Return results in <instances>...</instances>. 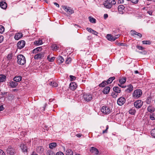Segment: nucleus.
<instances>
[{"mask_svg":"<svg viewBox=\"0 0 155 155\" xmlns=\"http://www.w3.org/2000/svg\"><path fill=\"white\" fill-rule=\"evenodd\" d=\"M17 58L18 64L21 65H23L25 64L26 60L25 57L23 55L19 54L17 56Z\"/></svg>","mask_w":155,"mask_h":155,"instance_id":"obj_1","label":"nucleus"},{"mask_svg":"<svg viewBox=\"0 0 155 155\" xmlns=\"http://www.w3.org/2000/svg\"><path fill=\"white\" fill-rule=\"evenodd\" d=\"M116 3V2L115 0H107L104 3V5L106 8L110 9Z\"/></svg>","mask_w":155,"mask_h":155,"instance_id":"obj_2","label":"nucleus"},{"mask_svg":"<svg viewBox=\"0 0 155 155\" xmlns=\"http://www.w3.org/2000/svg\"><path fill=\"white\" fill-rule=\"evenodd\" d=\"M142 91L140 89L135 90L133 92L132 96L134 98H138L140 97L142 95Z\"/></svg>","mask_w":155,"mask_h":155,"instance_id":"obj_3","label":"nucleus"},{"mask_svg":"<svg viewBox=\"0 0 155 155\" xmlns=\"http://www.w3.org/2000/svg\"><path fill=\"white\" fill-rule=\"evenodd\" d=\"M120 36L119 35H117L114 36L112 35L111 34H108L106 35V37L108 40L111 41H113L118 38L120 37Z\"/></svg>","mask_w":155,"mask_h":155,"instance_id":"obj_4","label":"nucleus"},{"mask_svg":"<svg viewBox=\"0 0 155 155\" xmlns=\"http://www.w3.org/2000/svg\"><path fill=\"white\" fill-rule=\"evenodd\" d=\"M101 112L105 114H108L111 112L110 109L108 107L105 106H103L101 109Z\"/></svg>","mask_w":155,"mask_h":155,"instance_id":"obj_5","label":"nucleus"},{"mask_svg":"<svg viewBox=\"0 0 155 155\" xmlns=\"http://www.w3.org/2000/svg\"><path fill=\"white\" fill-rule=\"evenodd\" d=\"M62 8L69 14H71L74 13V11L70 7H68L64 5L62 6Z\"/></svg>","mask_w":155,"mask_h":155,"instance_id":"obj_6","label":"nucleus"},{"mask_svg":"<svg viewBox=\"0 0 155 155\" xmlns=\"http://www.w3.org/2000/svg\"><path fill=\"white\" fill-rule=\"evenodd\" d=\"M83 98L84 100L87 101H89L92 99V95L91 94H84Z\"/></svg>","mask_w":155,"mask_h":155,"instance_id":"obj_7","label":"nucleus"},{"mask_svg":"<svg viewBox=\"0 0 155 155\" xmlns=\"http://www.w3.org/2000/svg\"><path fill=\"white\" fill-rule=\"evenodd\" d=\"M45 55L44 52H41L36 54L34 57V58L35 60H38L39 59H41L43 58Z\"/></svg>","mask_w":155,"mask_h":155,"instance_id":"obj_8","label":"nucleus"},{"mask_svg":"<svg viewBox=\"0 0 155 155\" xmlns=\"http://www.w3.org/2000/svg\"><path fill=\"white\" fill-rule=\"evenodd\" d=\"M143 102L140 100H138L136 101L134 103V106L137 108H140L142 105Z\"/></svg>","mask_w":155,"mask_h":155,"instance_id":"obj_9","label":"nucleus"},{"mask_svg":"<svg viewBox=\"0 0 155 155\" xmlns=\"http://www.w3.org/2000/svg\"><path fill=\"white\" fill-rule=\"evenodd\" d=\"M126 101L125 98L122 97H121L118 98L117 100V104L120 106H122L124 104Z\"/></svg>","mask_w":155,"mask_h":155,"instance_id":"obj_10","label":"nucleus"},{"mask_svg":"<svg viewBox=\"0 0 155 155\" xmlns=\"http://www.w3.org/2000/svg\"><path fill=\"white\" fill-rule=\"evenodd\" d=\"M25 41L23 40L19 41L17 44L18 48L21 49L23 48L25 45Z\"/></svg>","mask_w":155,"mask_h":155,"instance_id":"obj_11","label":"nucleus"},{"mask_svg":"<svg viewBox=\"0 0 155 155\" xmlns=\"http://www.w3.org/2000/svg\"><path fill=\"white\" fill-rule=\"evenodd\" d=\"M7 153L10 155H13L15 153L14 149L11 146H9L7 150Z\"/></svg>","mask_w":155,"mask_h":155,"instance_id":"obj_12","label":"nucleus"},{"mask_svg":"<svg viewBox=\"0 0 155 155\" xmlns=\"http://www.w3.org/2000/svg\"><path fill=\"white\" fill-rule=\"evenodd\" d=\"M90 152L94 154L98 155L99 154V151L96 148L94 147H91L90 150Z\"/></svg>","mask_w":155,"mask_h":155,"instance_id":"obj_13","label":"nucleus"},{"mask_svg":"<svg viewBox=\"0 0 155 155\" xmlns=\"http://www.w3.org/2000/svg\"><path fill=\"white\" fill-rule=\"evenodd\" d=\"M9 84V86L12 88L15 87L18 85V83L14 81H10Z\"/></svg>","mask_w":155,"mask_h":155,"instance_id":"obj_14","label":"nucleus"},{"mask_svg":"<svg viewBox=\"0 0 155 155\" xmlns=\"http://www.w3.org/2000/svg\"><path fill=\"white\" fill-rule=\"evenodd\" d=\"M70 89L72 90H75L77 87V85L75 82L71 83L69 85Z\"/></svg>","mask_w":155,"mask_h":155,"instance_id":"obj_15","label":"nucleus"},{"mask_svg":"<svg viewBox=\"0 0 155 155\" xmlns=\"http://www.w3.org/2000/svg\"><path fill=\"white\" fill-rule=\"evenodd\" d=\"M124 6L123 5H120L118 6V9L120 14H123V11L124 10Z\"/></svg>","mask_w":155,"mask_h":155,"instance_id":"obj_16","label":"nucleus"},{"mask_svg":"<svg viewBox=\"0 0 155 155\" xmlns=\"http://www.w3.org/2000/svg\"><path fill=\"white\" fill-rule=\"evenodd\" d=\"M23 36V34L21 33H18L15 34L14 38L16 40H18Z\"/></svg>","mask_w":155,"mask_h":155,"instance_id":"obj_17","label":"nucleus"},{"mask_svg":"<svg viewBox=\"0 0 155 155\" xmlns=\"http://www.w3.org/2000/svg\"><path fill=\"white\" fill-rule=\"evenodd\" d=\"M110 89V87L109 86H107L104 87L103 91V92L104 94H108Z\"/></svg>","mask_w":155,"mask_h":155,"instance_id":"obj_18","label":"nucleus"},{"mask_svg":"<svg viewBox=\"0 0 155 155\" xmlns=\"http://www.w3.org/2000/svg\"><path fill=\"white\" fill-rule=\"evenodd\" d=\"M57 61L59 64L62 63L64 61L63 58L62 56H59L57 58Z\"/></svg>","mask_w":155,"mask_h":155,"instance_id":"obj_19","label":"nucleus"},{"mask_svg":"<svg viewBox=\"0 0 155 155\" xmlns=\"http://www.w3.org/2000/svg\"><path fill=\"white\" fill-rule=\"evenodd\" d=\"M0 6L2 8L5 9L7 8V4L5 2H1L0 3Z\"/></svg>","mask_w":155,"mask_h":155,"instance_id":"obj_20","label":"nucleus"},{"mask_svg":"<svg viewBox=\"0 0 155 155\" xmlns=\"http://www.w3.org/2000/svg\"><path fill=\"white\" fill-rule=\"evenodd\" d=\"M22 77L21 76H15L13 78V80L14 81L17 82H19L21 80Z\"/></svg>","mask_w":155,"mask_h":155,"instance_id":"obj_21","label":"nucleus"},{"mask_svg":"<svg viewBox=\"0 0 155 155\" xmlns=\"http://www.w3.org/2000/svg\"><path fill=\"white\" fill-rule=\"evenodd\" d=\"M113 91L117 94L121 92L120 88L118 87H114L113 88Z\"/></svg>","mask_w":155,"mask_h":155,"instance_id":"obj_22","label":"nucleus"},{"mask_svg":"<svg viewBox=\"0 0 155 155\" xmlns=\"http://www.w3.org/2000/svg\"><path fill=\"white\" fill-rule=\"evenodd\" d=\"M42 43V41L40 39H39L37 41H35L34 42V44L37 46L41 45Z\"/></svg>","mask_w":155,"mask_h":155,"instance_id":"obj_23","label":"nucleus"},{"mask_svg":"<svg viewBox=\"0 0 155 155\" xmlns=\"http://www.w3.org/2000/svg\"><path fill=\"white\" fill-rule=\"evenodd\" d=\"M42 49V48L41 47H38L35 49H34L33 51H32V53H38V52L41 51Z\"/></svg>","mask_w":155,"mask_h":155,"instance_id":"obj_24","label":"nucleus"},{"mask_svg":"<svg viewBox=\"0 0 155 155\" xmlns=\"http://www.w3.org/2000/svg\"><path fill=\"white\" fill-rule=\"evenodd\" d=\"M127 88L126 89V91L127 92H130L133 90V87L132 85L130 84L127 86Z\"/></svg>","mask_w":155,"mask_h":155,"instance_id":"obj_25","label":"nucleus"},{"mask_svg":"<svg viewBox=\"0 0 155 155\" xmlns=\"http://www.w3.org/2000/svg\"><path fill=\"white\" fill-rule=\"evenodd\" d=\"M147 110L148 112L153 113L155 110L154 108L152 106H149L147 107Z\"/></svg>","mask_w":155,"mask_h":155,"instance_id":"obj_26","label":"nucleus"},{"mask_svg":"<svg viewBox=\"0 0 155 155\" xmlns=\"http://www.w3.org/2000/svg\"><path fill=\"white\" fill-rule=\"evenodd\" d=\"M73 151L70 149H67L66 151V155H73Z\"/></svg>","mask_w":155,"mask_h":155,"instance_id":"obj_27","label":"nucleus"},{"mask_svg":"<svg viewBox=\"0 0 155 155\" xmlns=\"http://www.w3.org/2000/svg\"><path fill=\"white\" fill-rule=\"evenodd\" d=\"M57 146V144L55 143H50L49 144V147L51 149H53L54 148H55L56 146Z\"/></svg>","mask_w":155,"mask_h":155,"instance_id":"obj_28","label":"nucleus"},{"mask_svg":"<svg viewBox=\"0 0 155 155\" xmlns=\"http://www.w3.org/2000/svg\"><path fill=\"white\" fill-rule=\"evenodd\" d=\"M23 152H25L27 151V148L26 146L24 144H21L20 146Z\"/></svg>","mask_w":155,"mask_h":155,"instance_id":"obj_29","label":"nucleus"},{"mask_svg":"<svg viewBox=\"0 0 155 155\" xmlns=\"http://www.w3.org/2000/svg\"><path fill=\"white\" fill-rule=\"evenodd\" d=\"M126 78L124 77L119 79V82L121 84H123L126 82Z\"/></svg>","mask_w":155,"mask_h":155,"instance_id":"obj_30","label":"nucleus"},{"mask_svg":"<svg viewBox=\"0 0 155 155\" xmlns=\"http://www.w3.org/2000/svg\"><path fill=\"white\" fill-rule=\"evenodd\" d=\"M44 149L41 146H39L36 149V150L38 152L41 153L43 151Z\"/></svg>","mask_w":155,"mask_h":155,"instance_id":"obj_31","label":"nucleus"},{"mask_svg":"<svg viewBox=\"0 0 155 155\" xmlns=\"http://www.w3.org/2000/svg\"><path fill=\"white\" fill-rule=\"evenodd\" d=\"M108 84L107 82L106 81H103L101 84L99 85V86L100 87H104L105 85Z\"/></svg>","mask_w":155,"mask_h":155,"instance_id":"obj_32","label":"nucleus"},{"mask_svg":"<svg viewBox=\"0 0 155 155\" xmlns=\"http://www.w3.org/2000/svg\"><path fill=\"white\" fill-rule=\"evenodd\" d=\"M115 78L114 77H111L110 78L107 80V82L108 84H109L111 83L114 80Z\"/></svg>","mask_w":155,"mask_h":155,"instance_id":"obj_33","label":"nucleus"},{"mask_svg":"<svg viewBox=\"0 0 155 155\" xmlns=\"http://www.w3.org/2000/svg\"><path fill=\"white\" fill-rule=\"evenodd\" d=\"M6 77L4 75H0V82H3L4 81Z\"/></svg>","mask_w":155,"mask_h":155,"instance_id":"obj_34","label":"nucleus"},{"mask_svg":"<svg viewBox=\"0 0 155 155\" xmlns=\"http://www.w3.org/2000/svg\"><path fill=\"white\" fill-rule=\"evenodd\" d=\"M88 19H89L90 22L92 23H95L96 22V19L91 16H89L88 17Z\"/></svg>","mask_w":155,"mask_h":155,"instance_id":"obj_35","label":"nucleus"},{"mask_svg":"<svg viewBox=\"0 0 155 155\" xmlns=\"http://www.w3.org/2000/svg\"><path fill=\"white\" fill-rule=\"evenodd\" d=\"M50 84L53 87H56L58 86V84L55 82H51L50 83Z\"/></svg>","mask_w":155,"mask_h":155,"instance_id":"obj_36","label":"nucleus"},{"mask_svg":"<svg viewBox=\"0 0 155 155\" xmlns=\"http://www.w3.org/2000/svg\"><path fill=\"white\" fill-rule=\"evenodd\" d=\"M129 113L131 114L134 115L136 112V110L134 109H131L129 111Z\"/></svg>","mask_w":155,"mask_h":155,"instance_id":"obj_37","label":"nucleus"},{"mask_svg":"<svg viewBox=\"0 0 155 155\" xmlns=\"http://www.w3.org/2000/svg\"><path fill=\"white\" fill-rule=\"evenodd\" d=\"M55 59V57H53L51 58H50V56H48L47 57L48 60L50 62H53L54 61Z\"/></svg>","mask_w":155,"mask_h":155,"instance_id":"obj_38","label":"nucleus"},{"mask_svg":"<svg viewBox=\"0 0 155 155\" xmlns=\"http://www.w3.org/2000/svg\"><path fill=\"white\" fill-rule=\"evenodd\" d=\"M150 118L152 120H155V114L154 113L151 114L150 115Z\"/></svg>","mask_w":155,"mask_h":155,"instance_id":"obj_39","label":"nucleus"},{"mask_svg":"<svg viewBox=\"0 0 155 155\" xmlns=\"http://www.w3.org/2000/svg\"><path fill=\"white\" fill-rule=\"evenodd\" d=\"M71 61V59L70 57H68L65 61V63L67 64H68Z\"/></svg>","mask_w":155,"mask_h":155,"instance_id":"obj_40","label":"nucleus"},{"mask_svg":"<svg viewBox=\"0 0 155 155\" xmlns=\"http://www.w3.org/2000/svg\"><path fill=\"white\" fill-rule=\"evenodd\" d=\"M151 134L152 136L155 138V129H153L151 130Z\"/></svg>","mask_w":155,"mask_h":155,"instance_id":"obj_41","label":"nucleus"},{"mask_svg":"<svg viewBox=\"0 0 155 155\" xmlns=\"http://www.w3.org/2000/svg\"><path fill=\"white\" fill-rule=\"evenodd\" d=\"M130 32L131 33V35L133 36H134V35H137V34L139 33L136 32V31L133 30H131Z\"/></svg>","mask_w":155,"mask_h":155,"instance_id":"obj_42","label":"nucleus"},{"mask_svg":"<svg viewBox=\"0 0 155 155\" xmlns=\"http://www.w3.org/2000/svg\"><path fill=\"white\" fill-rule=\"evenodd\" d=\"M4 31L5 28L2 25H0V33H2Z\"/></svg>","mask_w":155,"mask_h":155,"instance_id":"obj_43","label":"nucleus"},{"mask_svg":"<svg viewBox=\"0 0 155 155\" xmlns=\"http://www.w3.org/2000/svg\"><path fill=\"white\" fill-rule=\"evenodd\" d=\"M59 47L57 46V45L55 44L51 46V48H52V49L54 50H56L58 49V48Z\"/></svg>","mask_w":155,"mask_h":155,"instance_id":"obj_44","label":"nucleus"},{"mask_svg":"<svg viewBox=\"0 0 155 155\" xmlns=\"http://www.w3.org/2000/svg\"><path fill=\"white\" fill-rule=\"evenodd\" d=\"M142 43L143 44H149L150 43L149 41H142Z\"/></svg>","mask_w":155,"mask_h":155,"instance_id":"obj_45","label":"nucleus"},{"mask_svg":"<svg viewBox=\"0 0 155 155\" xmlns=\"http://www.w3.org/2000/svg\"><path fill=\"white\" fill-rule=\"evenodd\" d=\"M12 58V55L11 54H8L7 56V58L8 60H10Z\"/></svg>","mask_w":155,"mask_h":155,"instance_id":"obj_46","label":"nucleus"},{"mask_svg":"<svg viewBox=\"0 0 155 155\" xmlns=\"http://www.w3.org/2000/svg\"><path fill=\"white\" fill-rule=\"evenodd\" d=\"M46 106H47V104H45L43 107L41 108V111H44L45 110V107H46Z\"/></svg>","mask_w":155,"mask_h":155,"instance_id":"obj_47","label":"nucleus"},{"mask_svg":"<svg viewBox=\"0 0 155 155\" xmlns=\"http://www.w3.org/2000/svg\"><path fill=\"white\" fill-rule=\"evenodd\" d=\"M108 129V125H107L106 127V129L105 130H103V131L102 133L103 134H104L105 133H107V130Z\"/></svg>","mask_w":155,"mask_h":155,"instance_id":"obj_48","label":"nucleus"},{"mask_svg":"<svg viewBox=\"0 0 155 155\" xmlns=\"http://www.w3.org/2000/svg\"><path fill=\"white\" fill-rule=\"evenodd\" d=\"M70 77L71 81H74L76 79L75 77L72 75H70Z\"/></svg>","mask_w":155,"mask_h":155,"instance_id":"obj_49","label":"nucleus"},{"mask_svg":"<svg viewBox=\"0 0 155 155\" xmlns=\"http://www.w3.org/2000/svg\"><path fill=\"white\" fill-rule=\"evenodd\" d=\"M130 1L133 3L137 4L139 0H130Z\"/></svg>","mask_w":155,"mask_h":155,"instance_id":"obj_50","label":"nucleus"},{"mask_svg":"<svg viewBox=\"0 0 155 155\" xmlns=\"http://www.w3.org/2000/svg\"><path fill=\"white\" fill-rule=\"evenodd\" d=\"M86 29L87 31H88L90 32L91 33L93 31V30L91 29V28H87Z\"/></svg>","mask_w":155,"mask_h":155,"instance_id":"obj_51","label":"nucleus"},{"mask_svg":"<svg viewBox=\"0 0 155 155\" xmlns=\"http://www.w3.org/2000/svg\"><path fill=\"white\" fill-rule=\"evenodd\" d=\"M117 45L119 46H123L125 45V44L123 43L119 42L117 44Z\"/></svg>","mask_w":155,"mask_h":155,"instance_id":"obj_52","label":"nucleus"},{"mask_svg":"<svg viewBox=\"0 0 155 155\" xmlns=\"http://www.w3.org/2000/svg\"><path fill=\"white\" fill-rule=\"evenodd\" d=\"M56 155H64V154L61 152H58L56 153Z\"/></svg>","mask_w":155,"mask_h":155,"instance_id":"obj_53","label":"nucleus"},{"mask_svg":"<svg viewBox=\"0 0 155 155\" xmlns=\"http://www.w3.org/2000/svg\"><path fill=\"white\" fill-rule=\"evenodd\" d=\"M0 155H5V153L3 151L0 149Z\"/></svg>","mask_w":155,"mask_h":155,"instance_id":"obj_54","label":"nucleus"},{"mask_svg":"<svg viewBox=\"0 0 155 155\" xmlns=\"http://www.w3.org/2000/svg\"><path fill=\"white\" fill-rule=\"evenodd\" d=\"M137 47L139 50H142L144 49V48L141 46H137Z\"/></svg>","mask_w":155,"mask_h":155,"instance_id":"obj_55","label":"nucleus"},{"mask_svg":"<svg viewBox=\"0 0 155 155\" xmlns=\"http://www.w3.org/2000/svg\"><path fill=\"white\" fill-rule=\"evenodd\" d=\"M8 97L9 98L10 97V99H13L14 98V96L13 94H10L8 95Z\"/></svg>","mask_w":155,"mask_h":155,"instance_id":"obj_56","label":"nucleus"},{"mask_svg":"<svg viewBox=\"0 0 155 155\" xmlns=\"http://www.w3.org/2000/svg\"><path fill=\"white\" fill-rule=\"evenodd\" d=\"M49 155H56L55 153L52 151H50L49 152Z\"/></svg>","mask_w":155,"mask_h":155,"instance_id":"obj_57","label":"nucleus"},{"mask_svg":"<svg viewBox=\"0 0 155 155\" xmlns=\"http://www.w3.org/2000/svg\"><path fill=\"white\" fill-rule=\"evenodd\" d=\"M92 33L94 35H97V34L98 33L96 31H95L94 30H93V31L92 32Z\"/></svg>","mask_w":155,"mask_h":155,"instance_id":"obj_58","label":"nucleus"},{"mask_svg":"<svg viewBox=\"0 0 155 155\" xmlns=\"http://www.w3.org/2000/svg\"><path fill=\"white\" fill-rule=\"evenodd\" d=\"M124 0H119L118 1V3L120 4L123 3L124 2Z\"/></svg>","mask_w":155,"mask_h":155,"instance_id":"obj_59","label":"nucleus"},{"mask_svg":"<svg viewBox=\"0 0 155 155\" xmlns=\"http://www.w3.org/2000/svg\"><path fill=\"white\" fill-rule=\"evenodd\" d=\"M108 17V15L107 14H105L104 15V19H106Z\"/></svg>","mask_w":155,"mask_h":155,"instance_id":"obj_60","label":"nucleus"},{"mask_svg":"<svg viewBox=\"0 0 155 155\" xmlns=\"http://www.w3.org/2000/svg\"><path fill=\"white\" fill-rule=\"evenodd\" d=\"M3 40V37L2 36H0V43Z\"/></svg>","mask_w":155,"mask_h":155,"instance_id":"obj_61","label":"nucleus"},{"mask_svg":"<svg viewBox=\"0 0 155 155\" xmlns=\"http://www.w3.org/2000/svg\"><path fill=\"white\" fill-rule=\"evenodd\" d=\"M4 108L3 106L2 105L0 106V111H2L4 110Z\"/></svg>","mask_w":155,"mask_h":155,"instance_id":"obj_62","label":"nucleus"},{"mask_svg":"<svg viewBox=\"0 0 155 155\" xmlns=\"http://www.w3.org/2000/svg\"><path fill=\"white\" fill-rule=\"evenodd\" d=\"M118 85L122 88H125L126 87V86H124L122 85V84H118Z\"/></svg>","mask_w":155,"mask_h":155,"instance_id":"obj_63","label":"nucleus"},{"mask_svg":"<svg viewBox=\"0 0 155 155\" xmlns=\"http://www.w3.org/2000/svg\"><path fill=\"white\" fill-rule=\"evenodd\" d=\"M147 13H148L150 15H152V12L151 11H149L147 12Z\"/></svg>","mask_w":155,"mask_h":155,"instance_id":"obj_64","label":"nucleus"}]
</instances>
